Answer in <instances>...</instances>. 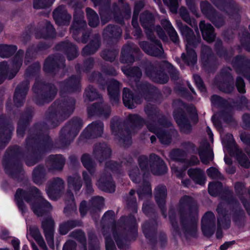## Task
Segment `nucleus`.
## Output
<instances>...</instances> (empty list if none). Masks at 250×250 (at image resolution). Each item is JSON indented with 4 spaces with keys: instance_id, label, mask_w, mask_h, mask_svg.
Masks as SVG:
<instances>
[{
    "instance_id": "obj_11",
    "label": "nucleus",
    "mask_w": 250,
    "mask_h": 250,
    "mask_svg": "<svg viewBox=\"0 0 250 250\" xmlns=\"http://www.w3.org/2000/svg\"><path fill=\"white\" fill-rule=\"evenodd\" d=\"M83 123L81 119L73 117L61 130L59 138V144L61 147L69 145L82 128Z\"/></svg>"
},
{
    "instance_id": "obj_25",
    "label": "nucleus",
    "mask_w": 250,
    "mask_h": 250,
    "mask_svg": "<svg viewBox=\"0 0 250 250\" xmlns=\"http://www.w3.org/2000/svg\"><path fill=\"white\" fill-rule=\"evenodd\" d=\"M227 194L228 197L226 198V200L229 204L232 206L231 210L232 220L236 223H240L245 216V212L241 208L238 202L233 196L232 192L229 191Z\"/></svg>"
},
{
    "instance_id": "obj_37",
    "label": "nucleus",
    "mask_w": 250,
    "mask_h": 250,
    "mask_svg": "<svg viewBox=\"0 0 250 250\" xmlns=\"http://www.w3.org/2000/svg\"><path fill=\"white\" fill-rule=\"evenodd\" d=\"M198 154L202 163L205 165H208L213 159L212 149L207 141L203 142L201 144L198 148Z\"/></svg>"
},
{
    "instance_id": "obj_44",
    "label": "nucleus",
    "mask_w": 250,
    "mask_h": 250,
    "mask_svg": "<svg viewBox=\"0 0 250 250\" xmlns=\"http://www.w3.org/2000/svg\"><path fill=\"white\" fill-rule=\"evenodd\" d=\"M100 45V36L98 34H95L90 42L83 48L82 55L85 56L93 54L99 48Z\"/></svg>"
},
{
    "instance_id": "obj_40",
    "label": "nucleus",
    "mask_w": 250,
    "mask_h": 250,
    "mask_svg": "<svg viewBox=\"0 0 250 250\" xmlns=\"http://www.w3.org/2000/svg\"><path fill=\"white\" fill-rule=\"evenodd\" d=\"M111 153L110 148L104 143L96 144L94 146L93 154L100 162L109 158Z\"/></svg>"
},
{
    "instance_id": "obj_42",
    "label": "nucleus",
    "mask_w": 250,
    "mask_h": 250,
    "mask_svg": "<svg viewBox=\"0 0 250 250\" xmlns=\"http://www.w3.org/2000/svg\"><path fill=\"white\" fill-rule=\"evenodd\" d=\"M14 127L11 125H4L0 120V149L4 148L11 138Z\"/></svg>"
},
{
    "instance_id": "obj_19",
    "label": "nucleus",
    "mask_w": 250,
    "mask_h": 250,
    "mask_svg": "<svg viewBox=\"0 0 250 250\" xmlns=\"http://www.w3.org/2000/svg\"><path fill=\"white\" fill-rule=\"evenodd\" d=\"M152 43L149 44L146 41L139 42L140 47L147 54L161 58H165L164 50L161 43L153 36V39L150 40Z\"/></svg>"
},
{
    "instance_id": "obj_23",
    "label": "nucleus",
    "mask_w": 250,
    "mask_h": 250,
    "mask_svg": "<svg viewBox=\"0 0 250 250\" xmlns=\"http://www.w3.org/2000/svg\"><path fill=\"white\" fill-rule=\"evenodd\" d=\"M232 63L238 74L242 75L250 81V60L244 56H237Z\"/></svg>"
},
{
    "instance_id": "obj_14",
    "label": "nucleus",
    "mask_w": 250,
    "mask_h": 250,
    "mask_svg": "<svg viewBox=\"0 0 250 250\" xmlns=\"http://www.w3.org/2000/svg\"><path fill=\"white\" fill-rule=\"evenodd\" d=\"M120 165L115 162L108 161L105 164V169L101 174L97 185L101 190L107 192H113L115 190V185L112 180L110 173L108 172L110 169L112 171H116L119 169Z\"/></svg>"
},
{
    "instance_id": "obj_39",
    "label": "nucleus",
    "mask_w": 250,
    "mask_h": 250,
    "mask_svg": "<svg viewBox=\"0 0 250 250\" xmlns=\"http://www.w3.org/2000/svg\"><path fill=\"white\" fill-rule=\"evenodd\" d=\"M120 83L115 80H111L108 83L107 91L110 102L113 105H116L120 101Z\"/></svg>"
},
{
    "instance_id": "obj_26",
    "label": "nucleus",
    "mask_w": 250,
    "mask_h": 250,
    "mask_svg": "<svg viewBox=\"0 0 250 250\" xmlns=\"http://www.w3.org/2000/svg\"><path fill=\"white\" fill-rule=\"evenodd\" d=\"M215 229V217L211 211L206 212L202 219V230L207 237H210Z\"/></svg>"
},
{
    "instance_id": "obj_49",
    "label": "nucleus",
    "mask_w": 250,
    "mask_h": 250,
    "mask_svg": "<svg viewBox=\"0 0 250 250\" xmlns=\"http://www.w3.org/2000/svg\"><path fill=\"white\" fill-rule=\"evenodd\" d=\"M104 206V198L102 196L92 198L88 205V210L91 213L99 211Z\"/></svg>"
},
{
    "instance_id": "obj_7",
    "label": "nucleus",
    "mask_w": 250,
    "mask_h": 250,
    "mask_svg": "<svg viewBox=\"0 0 250 250\" xmlns=\"http://www.w3.org/2000/svg\"><path fill=\"white\" fill-rule=\"evenodd\" d=\"M143 68L146 75L152 81L159 83H165L168 81L169 77L164 73L165 68H167L172 80H177L179 78V72L171 64L166 61L146 62L144 63Z\"/></svg>"
},
{
    "instance_id": "obj_9",
    "label": "nucleus",
    "mask_w": 250,
    "mask_h": 250,
    "mask_svg": "<svg viewBox=\"0 0 250 250\" xmlns=\"http://www.w3.org/2000/svg\"><path fill=\"white\" fill-rule=\"evenodd\" d=\"M176 24L187 41L186 51L182 54L181 58L188 65H194L197 61V56L194 48L200 43L201 37L199 35L195 36L193 30L187 25H184L181 21H177Z\"/></svg>"
},
{
    "instance_id": "obj_33",
    "label": "nucleus",
    "mask_w": 250,
    "mask_h": 250,
    "mask_svg": "<svg viewBox=\"0 0 250 250\" xmlns=\"http://www.w3.org/2000/svg\"><path fill=\"white\" fill-rule=\"evenodd\" d=\"M87 112L89 116L97 114L105 118H108L110 115L111 109L110 107L106 104L96 103L88 107Z\"/></svg>"
},
{
    "instance_id": "obj_15",
    "label": "nucleus",
    "mask_w": 250,
    "mask_h": 250,
    "mask_svg": "<svg viewBox=\"0 0 250 250\" xmlns=\"http://www.w3.org/2000/svg\"><path fill=\"white\" fill-rule=\"evenodd\" d=\"M231 71L229 67L224 68L215 79L214 83L216 86L221 91L226 93H230L234 89Z\"/></svg>"
},
{
    "instance_id": "obj_50",
    "label": "nucleus",
    "mask_w": 250,
    "mask_h": 250,
    "mask_svg": "<svg viewBox=\"0 0 250 250\" xmlns=\"http://www.w3.org/2000/svg\"><path fill=\"white\" fill-rule=\"evenodd\" d=\"M32 110L29 112L26 113L25 115H22L19 123L17 129V132L19 136L22 137L24 135V131L26 127L29 123L32 117Z\"/></svg>"
},
{
    "instance_id": "obj_2",
    "label": "nucleus",
    "mask_w": 250,
    "mask_h": 250,
    "mask_svg": "<svg viewBox=\"0 0 250 250\" xmlns=\"http://www.w3.org/2000/svg\"><path fill=\"white\" fill-rule=\"evenodd\" d=\"M144 111L147 121L137 114H129L124 122L117 117L112 118L110 121L112 134L126 146L131 143V134L137 132L146 125L150 132L157 135L162 144L169 145L171 142L172 135L177 133L171 122L164 116L160 117L159 110L154 105L147 104Z\"/></svg>"
},
{
    "instance_id": "obj_45",
    "label": "nucleus",
    "mask_w": 250,
    "mask_h": 250,
    "mask_svg": "<svg viewBox=\"0 0 250 250\" xmlns=\"http://www.w3.org/2000/svg\"><path fill=\"white\" fill-rule=\"evenodd\" d=\"M201 60L206 67H209L215 62L214 57L212 55V50L207 45H202L201 49Z\"/></svg>"
},
{
    "instance_id": "obj_21",
    "label": "nucleus",
    "mask_w": 250,
    "mask_h": 250,
    "mask_svg": "<svg viewBox=\"0 0 250 250\" xmlns=\"http://www.w3.org/2000/svg\"><path fill=\"white\" fill-rule=\"evenodd\" d=\"M55 224L53 219L50 216L44 218L41 223V228L43 230L47 243L49 247L53 249L54 248Z\"/></svg>"
},
{
    "instance_id": "obj_10",
    "label": "nucleus",
    "mask_w": 250,
    "mask_h": 250,
    "mask_svg": "<svg viewBox=\"0 0 250 250\" xmlns=\"http://www.w3.org/2000/svg\"><path fill=\"white\" fill-rule=\"evenodd\" d=\"M19 146L9 148L4 155L2 164L5 172L14 178H19L23 174L20 159L22 156Z\"/></svg>"
},
{
    "instance_id": "obj_29",
    "label": "nucleus",
    "mask_w": 250,
    "mask_h": 250,
    "mask_svg": "<svg viewBox=\"0 0 250 250\" xmlns=\"http://www.w3.org/2000/svg\"><path fill=\"white\" fill-rule=\"evenodd\" d=\"M139 48L132 42H127L125 44L122 50L120 62L123 63H131L134 61V54H138Z\"/></svg>"
},
{
    "instance_id": "obj_54",
    "label": "nucleus",
    "mask_w": 250,
    "mask_h": 250,
    "mask_svg": "<svg viewBox=\"0 0 250 250\" xmlns=\"http://www.w3.org/2000/svg\"><path fill=\"white\" fill-rule=\"evenodd\" d=\"M81 162L85 168L93 174L95 172V163L91 160L89 155L84 154L81 157Z\"/></svg>"
},
{
    "instance_id": "obj_41",
    "label": "nucleus",
    "mask_w": 250,
    "mask_h": 250,
    "mask_svg": "<svg viewBox=\"0 0 250 250\" xmlns=\"http://www.w3.org/2000/svg\"><path fill=\"white\" fill-rule=\"evenodd\" d=\"M56 49L58 50L63 51L66 54L69 60H73L78 55V48L76 45L68 41L59 43L56 46Z\"/></svg>"
},
{
    "instance_id": "obj_36",
    "label": "nucleus",
    "mask_w": 250,
    "mask_h": 250,
    "mask_svg": "<svg viewBox=\"0 0 250 250\" xmlns=\"http://www.w3.org/2000/svg\"><path fill=\"white\" fill-rule=\"evenodd\" d=\"M155 198L156 203L161 209L164 217H167L165 208L166 200L167 196V190L165 186L159 185L155 189Z\"/></svg>"
},
{
    "instance_id": "obj_43",
    "label": "nucleus",
    "mask_w": 250,
    "mask_h": 250,
    "mask_svg": "<svg viewBox=\"0 0 250 250\" xmlns=\"http://www.w3.org/2000/svg\"><path fill=\"white\" fill-rule=\"evenodd\" d=\"M199 28L203 39L208 42H213L215 38L214 28L210 23H206L204 21L199 23Z\"/></svg>"
},
{
    "instance_id": "obj_56",
    "label": "nucleus",
    "mask_w": 250,
    "mask_h": 250,
    "mask_svg": "<svg viewBox=\"0 0 250 250\" xmlns=\"http://www.w3.org/2000/svg\"><path fill=\"white\" fill-rule=\"evenodd\" d=\"M137 193L140 199H143L146 196L151 195L152 190L150 183L144 181L142 186L138 189Z\"/></svg>"
},
{
    "instance_id": "obj_18",
    "label": "nucleus",
    "mask_w": 250,
    "mask_h": 250,
    "mask_svg": "<svg viewBox=\"0 0 250 250\" xmlns=\"http://www.w3.org/2000/svg\"><path fill=\"white\" fill-rule=\"evenodd\" d=\"M64 187L65 183L62 179L55 177L48 182L46 191L50 199L56 200L61 196Z\"/></svg>"
},
{
    "instance_id": "obj_35",
    "label": "nucleus",
    "mask_w": 250,
    "mask_h": 250,
    "mask_svg": "<svg viewBox=\"0 0 250 250\" xmlns=\"http://www.w3.org/2000/svg\"><path fill=\"white\" fill-rule=\"evenodd\" d=\"M157 227V223L155 220L146 222L142 226L143 233L152 244H155L156 242L155 235Z\"/></svg>"
},
{
    "instance_id": "obj_27",
    "label": "nucleus",
    "mask_w": 250,
    "mask_h": 250,
    "mask_svg": "<svg viewBox=\"0 0 250 250\" xmlns=\"http://www.w3.org/2000/svg\"><path fill=\"white\" fill-rule=\"evenodd\" d=\"M154 16L147 11L142 13L140 17L141 24L145 29L146 33L149 40L153 39V29L154 28Z\"/></svg>"
},
{
    "instance_id": "obj_46",
    "label": "nucleus",
    "mask_w": 250,
    "mask_h": 250,
    "mask_svg": "<svg viewBox=\"0 0 250 250\" xmlns=\"http://www.w3.org/2000/svg\"><path fill=\"white\" fill-rule=\"evenodd\" d=\"M188 174L197 184L203 186L206 181V177L204 171L200 168H189Z\"/></svg>"
},
{
    "instance_id": "obj_53",
    "label": "nucleus",
    "mask_w": 250,
    "mask_h": 250,
    "mask_svg": "<svg viewBox=\"0 0 250 250\" xmlns=\"http://www.w3.org/2000/svg\"><path fill=\"white\" fill-rule=\"evenodd\" d=\"M67 182L69 188L73 189L75 191H79L82 187L81 177L78 174L69 176L67 179Z\"/></svg>"
},
{
    "instance_id": "obj_60",
    "label": "nucleus",
    "mask_w": 250,
    "mask_h": 250,
    "mask_svg": "<svg viewBox=\"0 0 250 250\" xmlns=\"http://www.w3.org/2000/svg\"><path fill=\"white\" fill-rule=\"evenodd\" d=\"M43 33L41 35L38 32L36 34V36L38 38H47L53 37L55 34V29L53 25L48 21H46L45 28L43 29Z\"/></svg>"
},
{
    "instance_id": "obj_55",
    "label": "nucleus",
    "mask_w": 250,
    "mask_h": 250,
    "mask_svg": "<svg viewBox=\"0 0 250 250\" xmlns=\"http://www.w3.org/2000/svg\"><path fill=\"white\" fill-rule=\"evenodd\" d=\"M15 45L1 44L0 45V57L1 58H8L13 55L17 50Z\"/></svg>"
},
{
    "instance_id": "obj_4",
    "label": "nucleus",
    "mask_w": 250,
    "mask_h": 250,
    "mask_svg": "<svg viewBox=\"0 0 250 250\" xmlns=\"http://www.w3.org/2000/svg\"><path fill=\"white\" fill-rule=\"evenodd\" d=\"M15 197L22 213L26 210L23 200L30 205L34 213L39 217L43 216L52 209L51 204L43 198L40 190L35 186H28L26 190L18 188Z\"/></svg>"
},
{
    "instance_id": "obj_1",
    "label": "nucleus",
    "mask_w": 250,
    "mask_h": 250,
    "mask_svg": "<svg viewBox=\"0 0 250 250\" xmlns=\"http://www.w3.org/2000/svg\"><path fill=\"white\" fill-rule=\"evenodd\" d=\"M81 78L72 76L59 83L61 98L55 101L45 113L44 121L37 124L30 129L26 140L27 155L25 163L32 166L42 159L43 154L53 147V143L46 133L48 129L54 128L68 118L74 112L76 100L71 97H63L67 93L81 90Z\"/></svg>"
},
{
    "instance_id": "obj_3",
    "label": "nucleus",
    "mask_w": 250,
    "mask_h": 250,
    "mask_svg": "<svg viewBox=\"0 0 250 250\" xmlns=\"http://www.w3.org/2000/svg\"><path fill=\"white\" fill-rule=\"evenodd\" d=\"M178 210L180 214L179 225L174 210H170L169 212L173 235L186 239L195 237L197 232V219L195 217L197 206L193 199L188 195L181 197Z\"/></svg>"
},
{
    "instance_id": "obj_17",
    "label": "nucleus",
    "mask_w": 250,
    "mask_h": 250,
    "mask_svg": "<svg viewBox=\"0 0 250 250\" xmlns=\"http://www.w3.org/2000/svg\"><path fill=\"white\" fill-rule=\"evenodd\" d=\"M210 100L214 105L225 107V109L220 113V116L221 119L227 123L232 121V106L228 101L216 95L212 96Z\"/></svg>"
},
{
    "instance_id": "obj_58",
    "label": "nucleus",
    "mask_w": 250,
    "mask_h": 250,
    "mask_svg": "<svg viewBox=\"0 0 250 250\" xmlns=\"http://www.w3.org/2000/svg\"><path fill=\"white\" fill-rule=\"evenodd\" d=\"M86 12L89 26L96 27L99 23V19L97 13L90 8H86Z\"/></svg>"
},
{
    "instance_id": "obj_8",
    "label": "nucleus",
    "mask_w": 250,
    "mask_h": 250,
    "mask_svg": "<svg viewBox=\"0 0 250 250\" xmlns=\"http://www.w3.org/2000/svg\"><path fill=\"white\" fill-rule=\"evenodd\" d=\"M176 24L187 41L186 51L182 54L181 58L188 65H194L197 61V56L194 48L200 43L201 37L199 35L195 36L193 30L187 25H184L181 21H177Z\"/></svg>"
},
{
    "instance_id": "obj_12",
    "label": "nucleus",
    "mask_w": 250,
    "mask_h": 250,
    "mask_svg": "<svg viewBox=\"0 0 250 250\" xmlns=\"http://www.w3.org/2000/svg\"><path fill=\"white\" fill-rule=\"evenodd\" d=\"M33 90L37 94L34 100L38 104L50 102L57 93V89L54 84L45 83L42 81L36 82L33 87Z\"/></svg>"
},
{
    "instance_id": "obj_64",
    "label": "nucleus",
    "mask_w": 250,
    "mask_h": 250,
    "mask_svg": "<svg viewBox=\"0 0 250 250\" xmlns=\"http://www.w3.org/2000/svg\"><path fill=\"white\" fill-rule=\"evenodd\" d=\"M135 191L131 189L129 192V197H127L126 200V204L127 208H130L133 212L136 213L137 210V206L136 204V199L133 196L135 194Z\"/></svg>"
},
{
    "instance_id": "obj_63",
    "label": "nucleus",
    "mask_w": 250,
    "mask_h": 250,
    "mask_svg": "<svg viewBox=\"0 0 250 250\" xmlns=\"http://www.w3.org/2000/svg\"><path fill=\"white\" fill-rule=\"evenodd\" d=\"M29 233L38 244L45 243L40 230L37 226H30L29 227Z\"/></svg>"
},
{
    "instance_id": "obj_47",
    "label": "nucleus",
    "mask_w": 250,
    "mask_h": 250,
    "mask_svg": "<svg viewBox=\"0 0 250 250\" xmlns=\"http://www.w3.org/2000/svg\"><path fill=\"white\" fill-rule=\"evenodd\" d=\"M46 169L44 166L39 165L33 171L32 178L33 182L37 185H42L46 180Z\"/></svg>"
},
{
    "instance_id": "obj_48",
    "label": "nucleus",
    "mask_w": 250,
    "mask_h": 250,
    "mask_svg": "<svg viewBox=\"0 0 250 250\" xmlns=\"http://www.w3.org/2000/svg\"><path fill=\"white\" fill-rule=\"evenodd\" d=\"M122 33L120 27L109 24L104 29L103 35L104 39H118L121 37Z\"/></svg>"
},
{
    "instance_id": "obj_30",
    "label": "nucleus",
    "mask_w": 250,
    "mask_h": 250,
    "mask_svg": "<svg viewBox=\"0 0 250 250\" xmlns=\"http://www.w3.org/2000/svg\"><path fill=\"white\" fill-rule=\"evenodd\" d=\"M149 165L150 170L154 175H162L167 171V167L164 161L154 153L150 155Z\"/></svg>"
},
{
    "instance_id": "obj_28",
    "label": "nucleus",
    "mask_w": 250,
    "mask_h": 250,
    "mask_svg": "<svg viewBox=\"0 0 250 250\" xmlns=\"http://www.w3.org/2000/svg\"><path fill=\"white\" fill-rule=\"evenodd\" d=\"M104 124L100 121L93 122L83 130L81 136L86 139L101 137L104 131Z\"/></svg>"
},
{
    "instance_id": "obj_61",
    "label": "nucleus",
    "mask_w": 250,
    "mask_h": 250,
    "mask_svg": "<svg viewBox=\"0 0 250 250\" xmlns=\"http://www.w3.org/2000/svg\"><path fill=\"white\" fill-rule=\"evenodd\" d=\"M122 70L125 74L131 77L140 78L142 75L140 69L138 67H127L124 66L122 68Z\"/></svg>"
},
{
    "instance_id": "obj_6",
    "label": "nucleus",
    "mask_w": 250,
    "mask_h": 250,
    "mask_svg": "<svg viewBox=\"0 0 250 250\" xmlns=\"http://www.w3.org/2000/svg\"><path fill=\"white\" fill-rule=\"evenodd\" d=\"M137 87L139 94L135 96L129 88L125 87L123 89V101L124 105L128 108H134L135 104H141L143 98L147 101H150L160 94L158 89L147 82L137 83Z\"/></svg>"
},
{
    "instance_id": "obj_57",
    "label": "nucleus",
    "mask_w": 250,
    "mask_h": 250,
    "mask_svg": "<svg viewBox=\"0 0 250 250\" xmlns=\"http://www.w3.org/2000/svg\"><path fill=\"white\" fill-rule=\"evenodd\" d=\"M118 52V49L115 48L105 49L101 52V56L105 61L113 62L115 59Z\"/></svg>"
},
{
    "instance_id": "obj_24",
    "label": "nucleus",
    "mask_w": 250,
    "mask_h": 250,
    "mask_svg": "<svg viewBox=\"0 0 250 250\" xmlns=\"http://www.w3.org/2000/svg\"><path fill=\"white\" fill-rule=\"evenodd\" d=\"M73 16V22L70 27V32L72 33L73 38L76 41H79L78 35L80 31L86 26V23L83 19V13L81 10L76 11Z\"/></svg>"
},
{
    "instance_id": "obj_32",
    "label": "nucleus",
    "mask_w": 250,
    "mask_h": 250,
    "mask_svg": "<svg viewBox=\"0 0 250 250\" xmlns=\"http://www.w3.org/2000/svg\"><path fill=\"white\" fill-rule=\"evenodd\" d=\"M29 81L26 80L16 87L13 98L14 103L16 106L19 107L23 104L26 95L29 89Z\"/></svg>"
},
{
    "instance_id": "obj_31",
    "label": "nucleus",
    "mask_w": 250,
    "mask_h": 250,
    "mask_svg": "<svg viewBox=\"0 0 250 250\" xmlns=\"http://www.w3.org/2000/svg\"><path fill=\"white\" fill-rule=\"evenodd\" d=\"M53 18L59 25H68L71 19V16L68 13L65 6L61 5L55 8L53 12Z\"/></svg>"
},
{
    "instance_id": "obj_62",
    "label": "nucleus",
    "mask_w": 250,
    "mask_h": 250,
    "mask_svg": "<svg viewBox=\"0 0 250 250\" xmlns=\"http://www.w3.org/2000/svg\"><path fill=\"white\" fill-rule=\"evenodd\" d=\"M222 184L220 182H212L209 184L208 193L213 196H217L221 191Z\"/></svg>"
},
{
    "instance_id": "obj_16",
    "label": "nucleus",
    "mask_w": 250,
    "mask_h": 250,
    "mask_svg": "<svg viewBox=\"0 0 250 250\" xmlns=\"http://www.w3.org/2000/svg\"><path fill=\"white\" fill-rule=\"evenodd\" d=\"M218 214L217 217V230L216 232V237L218 239L222 237V227L228 229L230 225V216L227 213L226 203L221 202L220 203L216 209Z\"/></svg>"
},
{
    "instance_id": "obj_20",
    "label": "nucleus",
    "mask_w": 250,
    "mask_h": 250,
    "mask_svg": "<svg viewBox=\"0 0 250 250\" xmlns=\"http://www.w3.org/2000/svg\"><path fill=\"white\" fill-rule=\"evenodd\" d=\"M65 59L59 54L49 56L45 61L43 70L46 73L56 74L61 68L65 67Z\"/></svg>"
},
{
    "instance_id": "obj_51",
    "label": "nucleus",
    "mask_w": 250,
    "mask_h": 250,
    "mask_svg": "<svg viewBox=\"0 0 250 250\" xmlns=\"http://www.w3.org/2000/svg\"><path fill=\"white\" fill-rule=\"evenodd\" d=\"M200 6L201 11L203 14L208 20H212L211 16H212L216 11L211 4L207 0H204L201 1Z\"/></svg>"
},
{
    "instance_id": "obj_22",
    "label": "nucleus",
    "mask_w": 250,
    "mask_h": 250,
    "mask_svg": "<svg viewBox=\"0 0 250 250\" xmlns=\"http://www.w3.org/2000/svg\"><path fill=\"white\" fill-rule=\"evenodd\" d=\"M220 10L226 12L232 18H238L239 9L233 0H210Z\"/></svg>"
},
{
    "instance_id": "obj_38",
    "label": "nucleus",
    "mask_w": 250,
    "mask_h": 250,
    "mask_svg": "<svg viewBox=\"0 0 250 250\" xmlns=\"http://www.w3.org/2000/svg\"><path fill=\"white\" fill-rule=\"evenodd\" d=\"M65 164V159L62 155H51L46 161V165L49 171H61Z\"/></svg>"
},
{
    "instance_id": "obj_34",
    "label": "nucleus",
    "mask_w": 250,
    "mask_h": 250,
    "mask_svg": "<svg viewBox=\"0 0 250 250\" xmlns=\"http://www.w3.org/2000/svg\"><path fill=\"white\" fill-rule=\"evenodd\" d=\"M174 118L181 132L187 134L190 132L191 126L185 113L182 109L174 112Z\"/></svg>"
},
{
    "instance_id": "obj_52",
    "label": "nucleus",
    "mask_w": 250,
    "mask_h": 250,
    "mask_svg": "<svg viewBox=\"0 0 250 250\" xmlns=\"http://www.w3.org/2000/svg\"><path fill=\"white\" fill-rule=\"evenodd\" d=\"M101 98V95L97 90L92 85H88L85 89L84 93V101H93L97 99Z\"/></svg>"
},
{
    "instance_id": "obj_59",
    "label": "nucleus",
    "mask_w": 250,
    "mask_h": 250,
    "mask_svg": "<svg viewBox=\"0 0 250 250\" xmlns=\"http://www.w3.org/2000/svg\"><path fill=\"white\" fill-rule=\"evenodd\" d=\"M80 226V222L77 220H69L62 224L60 227V232L62 234H66L69 230Z\"/></svg>"
},
{
    "instance_id": "obj_5",
    "label": "nucleus",
    "mask_w": 250,
    "mask_h": 250,
    "mask_svg": "<svg viewBox=\"0 0 250 250\" xmlns=\"http://www.w3.org/2000/svg\"><path fill=\"white\" fill-rule=\"evenodd\" d=\"M137 232V225L133 215L121 217L120 225L113 229V237L118 247L123 250L127 249L128 241Z\"/></svg>"
},
{
    "instance_id": "obj_13",
    "label": "nucleus",
    "mask_w": 250,
    "mask_h": 250,
    "mask_svg": "<svg viewBox=\"0 0 250 250\" xmlns=\"http://www.w3.org/2000/svg\"><path fill=\"white\" fill-rule=\"evenodd\" d=\"M24 51L19 50L12 61V69L9 70L7 62L5 61L0 62V84L5 79H13L19 71L23 62Z\"/></svg>"
}]
</instances>
